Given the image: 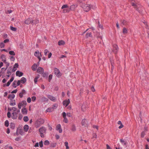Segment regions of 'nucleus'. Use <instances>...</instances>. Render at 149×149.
Returning a JSON list of instances; mask_svg holds the SVG:
<instances>
[{"mask_svg":"<svg viewBox=\"0 0 149 149\" xmlns=\"http://www.w3.org/2000/svg\"><path fill=\"white\" fill-rule=\"evenodd\" d=\"M18 112H13L12 113V115L10 111H8L7 113V116L8 118L11 117L13 119H16L18 116Z\"/></svg>","mask_w":149,"mask_h":149,"instance_id":"f257e3e1","label":"nucleus"},{"mask_svg":"<svg viewBox=\"0 0 149 149\" xmlns=\"http://www.w3.org/2000/svg\"><path fill=\"white\" fill-rule=\"evenodd\" d=\"M81 7L83 8L84 11L85 12H88L90 9V5H85L84 3H82L81 4Z\"/></svg>","mask_w":149,"mask_h":149,"instance_id":"f03ea898","label":"nucleus"},{"mask_svg":"<svg viewBox=\"0 0 149 149\" xmlns=\"http://www.w3.org/2000/svg\"><path fill=\"white\" fill-rule=\"evenodd\" d=\"M44 122L43 119L42 118L38 119L36 121L35 124L37 127H39Z\"/></svg>","mask_w":149,"mask_h":149,"instance_id":"7ed1b4c3","label":"nucleus"},{"mask_svg":"<svg viewBox=\"0 0 149 149\" xmlns=\"http://www.w3.org/2000/svg\"><path fill=\"white\" fill-rule=\"evenodd\" d=\"M26 102L25 100H23L19 102L18 104V107L19 109H20L22 107H25L26 105Z\"/></svg>","mask_w":149,"mask_h":149,"instance_id":"20e7f679","label":"nucleus"},{"mask_svg":"<svg viewBox=\"0 0 149 149\" xmlns=\"http://www.w3.org/2000/svg\"><path fill=\"white\" fill-rule=\"evenodd\" d=\"M61 8L63 9V12L64 13L69 12L70 11L69 6L67 4L63 5Z\"/></svg>","mask_w":149,"mask_h":149,"instance_id":"39448f33","label":"nucleus"},{"mask_svg":"<svg viewBox=\"0 0 149 149\" xmlns=\"http://www.w3.org/2000/svg\"><path fill=\"white\" fill-rule=\"evenodd\" d=\"M46 131V128L43 127H41L39 129V132H40V136L42 137H44V134L45 133Z\"/></svg>","mask_w":149,"mask_h":149,"instance_id":"423d86ee","label":"nucleus"},{"mask_svg":"<svg viewBox=\"0 0 149 149\" xmlns=\"http://www.w3.org/2000/svg\"><path fill=\"white\" fill-rule=\"evenodd\" d=\"M54 73L57 77H60L61 76L62 74L60 72L59 70L58 69L56 68H55L54 69Z\"/></svg>","mask_w":149,"mask_h":149,"instance_id":"0eeeda50","label":"nucleus"},{"mask_svg":"<svg viewBox=\"0 0 149 149\" xmlns=\"http://www.w3.org/2000/svg\"><path fill=\"white\" fill-rule=\"evenodd\" d=\"M34 56L36 57L39 60V61H40L41 60V58L40 57V56H41V53H40V52L38 50L36 51L34 54Z\"/></svg>","mask_w":149,"mask_h":149,"instance_id":"6e6552de","label":"nucleus"},{"mask_svg":"<svg viewBox=\"0 0 149 149\" xmlns=\"http://www.w3.org/2000/svg\"><path fill=\"white\" fill-rule=\"evenodd\" d=\"M33 20L32 18H29L26 19L25 21V23L27 24H29L30 23H33Z\"/></svg>","mask_w":149,"mask_h":149,"instance_id":"1a4fd4ad","label":"nucleus"},{"mask_svg":"<svg viewBox=\"0 0 149 149\" xmlns=\"http://www.w3.org/2000/svg\"><path fill=\"white\" fill-rule=\"evenodd\" d=\"M8 110V111H12L13 112H15L16 111H17V112H20V110H17V108L15 107L9 108Z\"/></svg>","mask_w":149,"mask_h":149,"instance_id":"9d476101","label":"nucleus"},{"mask_svg":"<svg viewBox=\"0 0 149 149\" xmlns=\"http://www.w3.org/2000/svg\"><path fill=\"white\" fill-rule=\"evenodd\" d=\"M70 103V101L69 99L68 100H64L63 102V105L65 106V107H67Z\"/></svg>","mask_w":149,"mask_h":149,"instance_id":"9b49d317","label":"nucleus"},{"mask_svg":"<svg viewBox=\"0 0 149 149\" xmlns=\"http://www.w3.org/2000/svg\"><path fill=\"white\" fill-rule=\"evenodd\" d=\"M47 97L51 100L54 102H55L56 100V97L51 95H47Z\"/></svg>","mask_w":149,"mask_h":149,"instance_id":"f8f14e48","label":"nucleus"},{"mask_svg":"<svg viewBox=\"0 0 149 149\" xmlns=\"http://www.w3.org/2000/svg\"><path fill=\"white\" fill-rule=\"evenodd\" d=\"M21 113L24 115H26L28 113L27 109L25 107L21 109Z\"/></svg>","mask_w":149,"mask_h":149,"instance_id":"ddd939ff","label":"nucleus"},{"mask_svg":"<svg viewBox=\"0 0 149 149\" xmlns=\"http://www.w3.org/2000/svg\"><path fill=\"white\" fill-rule=\"evenodd\" d=\"M56 130L58 131L60 133H61L62 132V130L61 128V126L60 124H58L57 125Z\"/></svg>","mask_w":149,"mask_h":149,"instance_id":"4468645a","label":"nucleus"},{"mask_svg":"<svg viewBox=\"0 0 149 149\" xmlns=\"http://www.w3.org/2000/svg\"><path fill=\"white\" fill-rule=\"evenodd\" d=\"M37 72L40 74H43L44 73V69L43 68L41 67H38L37 69Z\"/></svg>","mask_w":149,"mask_h":149,"instance_id":"2eb2a0df","label":"nucleus"},{"mask_svg":"<svg viewBox=\"0 0 149 149\" xmlns=\"http://www.w3.org/2000/svg\"><path fill=\"white\" fill-rule=\"evenodd\" d=\"M62 116L64 118L63 121L65 123H67L68 122V120L66 117V113L65 112H63L62 113Z\"/></svg>","mask_w":149,"mask_h":149,"instance_id":"dca6fc26","label":"nucleus"},{"mask_svg":"<svg viewBox=\"0 0 149 149\" xmlns=\"http://www.w3.org/2000/svg\"><path fill=\"white\" fill-rule=\"evenodd\" d=\"M18 65L17 63H16L14 64L12 69L13 72H15L17 70L18 67Z\"/></svg>","mask_w":149,"mask_h":149,"instance_id":"f3484780","label":"nucleus"},{"mask_svg":"<svg viewBox=\"0 0 149 149\" xmlns=\"http://www.w3.org/2000/svg\"><path fill=\"white\" fill-rule=\"evenodd\" d=\"M16 76L19 77H21L23 75V73L19 71H17L16 72Z\"/></svg>","mask_w":149,"mask_h":149,"instance_id":"a211bd4d","label":"nucleus"},{"mask_svg":"<svg viewBox=\"0 0 149 149\" xmlns=\"http://www.w3.org/2000/svg\"><path fill=\"white\" fill-rule=\"evenodd\" d=\"M10 105L11 106H15L16 104V102L14 100H10Z\"/></svg>","mask_w":149,"mask_h":149,"instance_id":"6ab92c4d","label":"nucleus"},{"mask_svg":"<svg viewBox=\"0 0 149 149\" xmlns=\"http://www.w3.org/2000/svg\"><path fill=\"white\" fill-rule=\"evenodd\" d=\"M120 141L123 146H125V147H127V142L126 141H125L123 139H120Z\"/></svg>","mask_w":149,"mask_h":149,"instance_id":"aec40b11","label":"nucleus"},{"mask_svg":"<svg viewBox=\"0 0 149 149\" xmlns=\"http://www.w3.org/2000/svg\"><path fill=\"white\" fill-rule=\"evenodd\" d=\"M29 128V126L27 125H25L23 127L24 130L25 132H27L28 131Z\"/></svg>","mask_w":149,"mask_h":149,"instance_id":"412c9836","label":"nucleus"},{"mask_svg":"<svg viewBox=\"0 0 149 149\" xmlns=\"http://www.w3.org/2000/svg\"><path fill=\"white\" fill-rule=\"evenodd\" d=\"M77 5H72L69 8V9H70V10H74L77 7Z\"/></svg>","mask_w":149,"mask_h":149,"instance_id":"4be33fe9","label":"nucleus"},{"mask_svg":"<svg viewBox=\"0 0 149 149\" xmlns=\"http://www.w3.org/2000/svg\"><path fill=\"white\" fill-rule=\"evenodd\" d=\"M0 58L1 59L2 61L3 62H5L6 61V56L4 54H2L0 57Z\"/></svg>","mask_w":149,"mask_h":149,"instance_id":"5701e85b","label":"nucleus"},{"mask_svg":"<svg viewBox=\"0 0 149 149\" xmlns=\"http://www.w3.org/2000/svg\"><path fill=\"white\" fill-rule=\"evenodd\" d=\"M15 97V95L14 94H10L8 96V98L10 100H13Z\"/></svg>","mask_w":149,"mask_h":149,"instance_id":"b1692460","label":"nucleus"},{"mask_svg":"<svg viewBox=\"0 0 149 149\" xmlns=\"http://www.w3.org/2000/svg\"><path fill=\"white\" fill-rule=\"evenodd\" d=\"M38 65L36 64H34L32 66L31 68L32 70L33 71H36Z\"/></svg>","mask_w":149,"mask_h":149,"instance_id":"393cba45","label":"nucleus"},{"mask_svg":"<svg viewBox=\"0 0 149 149\" xmlns=\"http://www.w3.org/2000/svg\"><path fill=\"white\" fill-rule=\"evenodd\" d=\"M20 81L22 83L24 84L26 82V79L25 77H22L21 78Z\"/></svg>","mask_w":149,"mask_h":149,"instance_id":"a878e982","label":"nucleus"},{"mask_svg":"<svg viewBox=\"0 0 149 149\" xmlns=\"http://www.w3.org/2000/svg\"><path fill=\"white\" fill-rule=\"evenodd\" d=\"M65 44V42L62 40H59L58 42V45L60 46L63 45H64Z\"/></svg>","mask_w":149,"mask_h":149,"instance_id":"bb28decb","label":"nucleus"},{"mask_svg":"<svg viewBox=\"0 0 149 149\" xmlns=\"http://www.w3.org/2000/svg\"><path fill=\"white\" fill-rule=\"evenodd\" d=\"M23 120L25 122H27L29 120V118L28 116H24L23 118Z\"/></svg>","mask_w":149,"mask_h":149,"instance_id":"cd10ccee","label":"nucleus"},{"mask_svg":"<svg viewBox=\"0 0 149 149\" xmlns=\"http://www.w3.org/2000/svg\"><path fill=\"white\" fill-rule=\"evenodd\" d=\"M86 107V104H83L81 107L82 110L83 111H85Z\"/></svg>","mask_w":149,"mask_h":149,"instance_id":"c85d7f7f","label":"nucleus"},{"mask_svg":"<svg viewBox=\"0 0 149 149\" xmlns=\"http://www.w3.org/2000/svg\"><path fill=\"white\" fill-rule=\"evenodd\" d=\"M18 131L19 132V133L21 135H24V133L22 129H20Z\"/></svg>","mask_w":149,"mask_h":149,"instance_id":"c756f323","label":"nucleus"},{"mask_svg":"<svg viewBox=\"0 0 149 149\" xmlns=\"http://www.w3.org/2000/svg\"><path fill=\"white\" fill-rule=\"evenodd\" d=\"M16 82H17L16 81H14L13 83V84H12L13 86L15 88H16L17 87V85Z\"/></svg>","mask_w":149,"mask_h":149,"instance_id":"7c9ffc66","label":"nucleus"},{"mask_svg":"<svg viewBox=\"0 0 149 149\" xmlns=\"http://www.w3.org/2000/svg\"><path fill=\"white\" fill-rule=\"evenodd\" d=\"M76 130V127L73 124L72 126L71 130L73 131H75Z\"/></svg>","mask_w":149,"mask_h":149,"instance_id":"2f4dec72","label":"nucleus"},{"mask_svg":"<svg viewBox=\"0 0 149 149\" xmlns=\"http://www.w3.org/2000/svg\"><path fill=\"white\" fill-rule=\"evenodd\" d=\"M42 100L43 102H47L48 100V99L46 97H43L42 98Z\"/></svg>","mask_w":149,"mask_h":149,"instance_id":"473e14b6","label":"nucleus"},{"mask_svg":"<svg viewBox=\"0 0 149 149\" xmlns=\"http://www.w3.org/2000/svg\"><path fill=\"white\" fill-rule=\"evenodd\" d=\"M53 111V110L52 109V108H48V109H47L46 111L47 112H51L52 111Z\"/></svg>","mask_w":149,"mask_h":149,"instance_id":"72a5a7b5","label":"nucleus"},{"mask_svg":"<svg viewBox=\"0 0 149 149\" xmlns=\"http://www.w3.org/2000/svg\"><path fill=\"white\" fill-rule=\"evenodd\" d=\"M57 107V104H53L52 108V109L53 110H54V109H56Z\"/></svg>","mask_w":149,"mask_h":149,"instance_id":"f704fd0d","label":"nucleus"},{"mask_svg":"<svg viewBox=\"0 0 149 149\" xmlns=\"http://www.w3.org/2000/svg\"><path fill=\"white\" fill-rule=\"evenodd\" d=\"M68 142L66 141L65 142V145L66 147V149H69V147L68 146Z\"/></svg>","mask_w":149,"mask_h":149,"instance_id":"c9c22d12","label":"nucleus"},{"mask_svg":"<svg viewBox=\"0 0 149 149\" xmlns=\"http://www.w3.org/2000/svg\"><path fill=\"white\" fill-rule=\"evenodd\" d=\"M44 143L45 145H48L49 144V142L48 140H46L44 142Z\"/></svg>","mask_w":149,"mask_h":149,"instance_id":"e433bc0d","label":"nucleus"},{"mask_svg":"<svg viewBox=\"0 0 149 149\" xmlns=\"http://www.w3.org/2000/svg\"><path fill=\"white\" fill-rule=\"evenodd\" d=\"M90 9H92L93 10L95 9L96 8V6L95 5H90Z\"/></svg>","mask_w":149,"mask_h":149,"instance_id":"4c0bfd02","label":"nucleus"},{"mask_svg":"<svg viewBox=\"0 0 149 149\" xmlns=\"http://www.w3.org/2000/svg\"><path fill=\"white\" fill-rule=\"evenodd\" d=\"M10 29L12 31H16L17 30V28L15 27H14L12 26H10Z\"/></svg>","mask_w":149,"mask_h":149,"instance_id":"58836bf2","label":"nucleus"},{"mask_svg":"<svg viewBox=\"0 0 149 149\" xmlns=\"http://www.w3.org/2000/svg\"><path fill=\"white\" fill-rule=\"evenodd\" d=\"M9 53L11 55H13V56L15 55V52L12 51H10L9 52Z\"/></svg>","mask_w":149,"mask_h":149,"instance_id":"ea45409f","label":"nucleus"},{"mask_svg":"<svg viewBox=\"0 0 149 149\" xmlns=\"http://www.w3.org/2000/svg\"><path fill=\"white\" fill-rule=\"evenodd\" d=\"M4 63H5L6 65V68L5 69V70H6L7 69V68H8V67L9 66L10 63L8 62H7L6 61L5 62H4Z\"/></svg>","mask_w":149,"mask_h":149,"instance_id":"a19ab883","label":"nucleus"},{"mask_svg":"<svg viewBox=\"0 0 149 149\" xmlns=\"http://www.w3.org/2000/svg\"><path fill=\"white\" fill-rule=\"evenodd\" d=\"M5 126L8 127L9 126V122L8 120H6L5 122Z\"/></svg>","mask_w":149,"mask_h":149,"instance_id":"79ce46f5","label":"nucleus"},{"mask_svg":"<svg viewBox=\"0 0 149 149\" xmlns=\"http://www.w3.org/2000/svg\"><path fill=\"white\" fill-rule=\"evenodd\" d=\"M39 78V77L38 76L35 77L34 79V82L35 84H36L37 82L38 79Z\"/></svg>","mask_w":149,"mask_h":149,"instance_id":"37998d69","label":"nucleus"},{"mask_svg":"<svg viewBox=\"0 0 149 149\" xmlns=\"http://www.w3.org/2000/svg\"><path fill=\"white\" fill-rule=\"evenodd\" d=\"M5 45L4 43L2 42L0 43V46L1 48H3L4 47Z\"/></svg>","mask_w":149,"mask_h":149,"instance_id":"c03bdc74","label":"nucleus"},{"mask_svg":"<svg viewBox=\"0 0 149 149\" xmlns=\"http://www.w3.org/2000/svg\"><path fill=\"white\" fill-rule=\"evenodd\" d=\"M114 47L115 49L116 50L114 51L115 52H117V50L118 49V47L117 45H114Z\"/></svg>","mask_w":149,"mask_h":149,"instance_id":"a18cd8bd","label":"nucleus"},{"mask_svg":"<svg viewBox=\"0 0 149 149\" xmlns=\"http://www.w3.org/2000/svg\"><path fill=\"white\" fill-rule=\"evenodd\" d=\"M86 122V120H83L81 122L82 125H84Z\"/></svg>","mask_w":149,"mask_h":149,"instance_id":"49530a36","label":"nucleus"},{"mask_svg":"<svg viewBox=\"0 0 149 149\" xmlns=\"http://www.w3.org/2000/svg\"><path fill=\"white\" fill-rule=\"evenodd\" d=\"M52 78V74H50L49 77V81L50 82Z\"/></svg>","mask_w":149,"mask_h":149,"instance_id":"de8ad7c7","label":"nucleus"},{"mask_svg":"<svg viewBox=\"0 0 149 149\" xmlns=\"http://www.w3.org/2000/svg\"><path fill=\"white\" fill-rule=\"evenodd\" d=\"M123 32L124 33H126L127 32V29L124 28L123 29Z\"/></svg>","mask_w":149,"mask_h":149,"instance_id":"09e8293b","label":"nucleus"},{"mask_svg":"<svg viewBox=\"0 0 149 149\" xmlns=\"http://www.w3.org/2000/svg\"><path fill=\"white\" fill-rule=\"evenodd\" d=\"M32 101L33 102H34L36 100V97L35 96H33L31 97Z\"/></svg>","mask_w":149,"mask_h":149,"instance_id":"8fccbe9b","label":"nucleus"},{"mask_svg":"<svg viewBox=\"0 0 149 149\" xmlns=\"http://www.w3.org/2000/svg\"><path fill=\"white\" fill-rule=\"evenodd\" d=\"M27 101L28 103H30L31 102V98L30 97H28L27 99Z\"/></svg>","mask_w":149,"mask_h":149,"instance_id":"3c124183","label":"nucleus"},{"mask_svg":"<svg viewBox=\"0 0 149 149\" xmlns=\"http://www.w3.org/2000/svg\"><path fill=\"white\" fill-rule=\"evenodd\" d=\"M43 146V143H42V141H40V142H39V146H40V147H42Z\"/></svg>","mask_w":149,"mask_h":149,"instance_id":"603ef678","label":"nucleus"},{"mask_svg":"<svg viewBox=\"0 0 149 149\" xmlns=\"http://www.w3.org/2000/svg\"><path fill=\"white\" fill-rule=\"evenodd\" d=\"M10 126L11 127H13V129L15 127V125L13 123H11L10 125Z\"/></svg>","mask_w":149,"mask_h":149,"instance_id":"864d4df0","label":"nucleus"},{"mask_svg":"<svg viewBox=\"0 0 149 149\" xmlns=\"http://www.w3.org/2000/svg\"><path fill=\"white\" fill-rule=\"evenodd\" d=\"M87 37H91V32L87 33Z\"/></svg>","mask_w":149,"mask_h":149,"instance_id":"5fc2aeb1","label":"nucleus"},{"mask_svg":"<svg viewBox=\"0 0 149 149\" xmlns=\"http://www.w3.org/2000/svg\"><path fill=\"white\" fill-rule=\"evenodd\" d=\"M49 52V51L47 49H45V50L44 51V54L46 56L47 55V53Z\"/></svg>","mask_w":149,"mask_h":149,"instance_id":"6e6d98bb","label":"nucleus"},{"mask_svg":"<svg viewBox=\"0 0 149 149\" xmlns=\"http://www.w3.org/2000/svg\"><path fill=\"white\" fill-rule=\"evenodd\" d=\"M10 59L11 60L14 61L15 60V58L14 56H11L10 57Z\"/></svg>","mask_w":149,"mask_h":149,"instance_id":"4d7b16f0","label":"nucleus"},{"mask_svg":"<svg viewBox=\"0 0 149 149\" xmlns=\"http://www.w3.org/2000/svg\"><path fill=\"white\" fill-rule=\"evenodd\" d=\"M21 83V82L20 80H18L17 81V86H18L20 85V83Z\"/></svg>","mask_w":149,"mask_h":149,"instance_id":"13d9d810","label":"nucleus"},{"mask_svg":"<svg viewBox=\"0 0 149 149\" xmlns=\"http://www.w3.org/2000/svg\"><path fill=\"white\" fill-rule=\"evenodd\" d=\"M145 135V133L144 132V131L142 132L141 133V137H144Z\"/></svg>","mask_w":149,"mask_h":149,"instance_id":"bf43d9fd","label":"nucleus"},{"mask_svg":"<svg viewBox=\"0 0 149 149\" xmlns=\"http://www.w3.org/2000/svg\"><path fill=\"white\" fill-rule=\"evenodd\" d=\"M7 74H8L10 75L11 74V72L10 71V70H9V69H8L7 70Z\"/></svg>","mask_w":149,"mask_h":149,"instance_id":"052dcab7","label":"nucleus"},{"mask_svg":"<svg viewBox=\"0 0 149 149\" xmlns=\"http://www.w3.org/2000/svg\"><path fill=\"white\" fill-rule=\"evenodd\" d=\"M67 116L69 117H71V113H68L66 114V116Z\"/></svg>","mask_w":149,"mask_h":149,"instance_id":"680f3d73","label":"nucleus"},{"mask_svg":"<svg viewBox=\"0 0 149 149\" xmlns=\"http://www.w3.org/2000/svg\"><path fill=\"white\" fill-rule=\"evenodd\" d=\"M11 83V82H10V81H8L7 82V84H6V86H9L10 85V84Z\"/></svg>","mask_w":149,"mask_h":149,"instance_id":"e2e57ef3","label":"nucleus"},{"mask_svg":"<svg viewBox=\"0 0 149 149\" xmlns=\"http://www.w3.org/2000/svg\"><path fill=\"white\" fill-rule=\"evenodd\" d=\"M22 118V116L21 115H19L18 117V119L19 120H21Z\"/></svg>","mask_w":149,"mask_h":149,"instance_id":"0e129e2a","label":"nucleus"},{"mask_svg":"<svg viewBox=\"0 0 149 149\" xmlns=\"http://www.w3.org/2000/svg\"><path fill=\"white\" fill-rule=\"evenodd\" d=\"M19 96L20 97L22 98L23 96V94L22 93H20L19 94Z\"/></svg>","mask_w":149,"mask_h":149,"instance_id":"69168bd1","label":"nucleus"},{"mask_svg":"<svg viewBox=\"0 0 149 149\" xmlns=\"http://www.w3.org/2000/svg\"><path fill=\"white\" fill-rule=\"evenodd\" d=\"M91 90L93 92H94L95 91V89L94 87L93 86H92L91 88Z\"/></svg>","mask_w":149,"mask_h":149,"instance_id":"338daca9","label":"nucleus"},{"mask_svg":"<svg viewBox=\"0 0 149 149\" xmlns=\"http://www.w3.org/2000/svg\"><path fill=\"white\" fill-rule=\"evenodd\" d=\"M97 137V135L96 134H93V138H96Z\"/></svg>","mask_w":149,"mask_h":149,"instance_id":"774afa93","label":"nucleus"}]
</instances>
